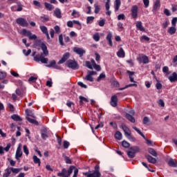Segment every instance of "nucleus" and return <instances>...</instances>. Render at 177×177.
I'll return each instance as SVG.
<instances>
[{
	"instance_id": "a19ab883",
	"label": "nucleus",
	"mask_w": 177,
	"mask_h": 177,
	"mask_svg": "<svg viewBox=\"0 0 177 177\" xmlns=\"http://www.w3.org/2000/svg\"><path fill=\"white\" fill-rule=\"evenodd\" d=\"M122 146H123L125 149H128V147L131 146V144L126 140H123L122 142Z\"/></svg>"
},
{
	"instance_id": "c85d7f7f",
	"label": "nucleus",
	"mask_w": 177,
	"mask_h": 177,
	"mask_svg": "<svg viewBox=\"0 0 177 177\" xmlns=\"http://www.w3.org/2000/svg\"><path fill=\"white\" fill-rule=\"evenodd\" d=\"M26 119L27 120V121L30 122V124H34L35 125H38V121H37L36 120L31 119L28 116H26Z\"/></svg>"
},
{
	"instance_id": "7c9ffc66",
	"label": "nucleus",
	"mask_w": 177,
	"mask_h": 177,
	"mask_svg": "<svg viewBox=\"0 0 177 177\" xmlns=\"http://www.w3.org/2000/svg\"><path fill=\"white\" fill-rule=\"evenodd\" d=\"M22 34H23V35H26V37H28V38H30L32 33H31V31H30V30H26V29H23Z\"/></svg>"
},
{
	"instance_id": "6e6d98bb",
	"label": "nucleus",
	"mask_w": 177,
	"mask_h": 177,
	"mask_svg": "<svg viewBox=\"0 0 177 177\" xmlns=\"http://www.w3.org/2000/svg\"><path fill=\"white\" fill-rule=\"evenodd\" d=\"M55 64H56V61L53 60L50 62V64L47 65V67H55Z\"/></svg>"
},
{
	"instance_id": "f3484780",
	"label": "nucleus",
	"mask_w": 177,
	"mask_h": 177,
	"mask_svg": "<svg viewBox=\"0 0 177 177\" xmlns=\"http://www.w3.org/2000/svg\"><path fill=\"white\" fill-rule=\"evenodd\" d=\"M170 82H175L177 81V73L176 72L173 73L169 77Z\"/></svg>"
},
{
	"instance_id": "13d9d810",
	"label": "nucleus",
	"mask_w": 177,
	"mask_h": 177,
	"mask_svg": "<svg viewBox=\"0 0 177 177\" xmlns=\"http://www.w3.org/2000/svg\"><path fill=\"white\" fill-rule=\"evenodd\" d=\"M118 20H125V15L124 14H120L118 16Z\"/></svg>"
},
{
	"instance_id": "20e7f679",
	"label": "nucleus",
	"mask_w": 177,
	"mask_h": 177,
	"mask_svg": "<svg viewBox=\"0 0 177 177\" xmlns=\"http://www.w3.org/2000/svg\"><path fill=\"white\" fill-rule=\"evenodd\" d=\"M66 66L69 68H72V70H77V68H78V64H77V62L71 59L67 61Z\"/></svg>"
},
{
	"instance_id": "0e129e2a",
	"label": "nucleus",
	"mask_w": 177,
	"mask_h": 177,
	"mask_svg": "<svg viewBox=\"0 0 177 177\" xmlns=\"http://www.w3.org/2000/svg\"><path fill=\"white\" fill-rule=\"evenodd\" d=\"M33 5H35V6H38L39 8H41V3L38 1H33Z\"/></svg>"
},
{
	"instance_id": "2f4dec72",
	"label": "nucleus",
	"mask_w": 177,
	"mask_h": 177,
	"mask_svg": "<svg viewBox=\"0 0 177 177\" xmlns=\"http://www.w3.org/2000/svg\"><path fill=\"white\" fill-rule=\"evenodd\" d=\"M33 161L35 164H38L39 167L41 165V160L37 156H33Z\"/></svg>"
},
{
	"instance_id": "a211bd4d",
	"label": "nucleus",
	"mask_w": 177,
	"mask_h": 177,
	"mask_svg": "<svg viewBox=\"0 0 177 177\" xmlns=\"http://www.w3.org/2000/svg\"><path fill=\"white\" fill-rule=\"evenodd\" d=\"M136 28H138V30H140V31H142V32L145 31V28L142 25V21H137Z\"/></svg>"
},
{
	"instance_id": "e433bc0d",
	"label": "nucleus",
	"mask_w": 177,
	"mask_h": 177,
	"mask_svg": "<svg viewBox=\"0 0 177 177\" xmlns=\"http://www.w3.org/2000/svg\"><path fill=\"white\" fill-rule=\"evenodd\" d=\"M131 86H136H136H138V84H130L129 85H126L125 87H124V88H119V91H124V89H127V88H129Z\"/></svg>"
},
{
	"instance_id": "0eeeda50",
	"label": "nucleus",
	"mask_w": 177,
	"mask_h": 177,
	"mask_svg": "<svg viewBox=\"0 0 177 177\" xmlns=\"http://www.w3.org/2000/svg\"><path fill=\"white\" fill-rule=\"evenodd\" d=\"M138 6H133L131 9V17L133 19H136L138 17Z\"/></svg>"
},
{
	"instance_id": "4be33fe9",
	"label": "nucleus",
	"mask_w": 177,
	"mask_h": 177,
	"mask_svg": "<svg viewBox=\"0 0 177 177\" xmlns=\"http://www.w3.org/2000/svg\"><path fill=\"white\" fill-rule=\"evenodd\" d=\"M133 129H134V131H136V132H138V133H139V135H140V136H142V138H143V139H145L146 140V136H145V134H143V133H142V131H140V130H139V129H138L136 127L133 126Z\"/></svg>"
},
{
	"instance_id": "c9c22d12",
	"label": "nucleus",
	"mask_w": 177,
	"mask_h": 177,
	"mask_svg": "<svg viewBox=\"0 0 177 177\" xmlns=\"http://www.w3.org/2000/svg\"><path fill=\"white\" fill-rule=\"evenodd\" d=\"M79 99L80 100V104H82L83 102H85V103H88V102H89V101L88 100V99H86V98H85L84 97H82V96H81V95L79 97Z\"/></svg>"
},
{
	"instance_id": "393cba45",
	"label": "nucleus",
	"mask_w": 177,
	"mask_h": 177,
	"mask_svg": "<svg viewBox=\"0 0 177 177\" xmlns=\"http://www.w3.org/2000/svg\"><path fill=\"white\" fill-rule=\"evenodd\" d=\"M54 15L57 17L58 19H62V12H60V9L57 8L54 11Z\"/></svg>"
},
{
	"instance_id": "ddd939ff",
	"label": "nucleus",
	"mask_w": 177,
	"mask_h": 177,
	"mask_svg": "<svg viewBox=\"0 0 177 177\" xmlns=\"http://www.w3.org/2000/svg\"><path fill=\"white\" fill-rule=\"evenodd\" d=\"M138 60L140 63H144V64H147L149 63V57L146 55H142L141 57L138 58Z\"/></svg>"
},
{
	"instance_id": "2eb2a0df",
	"label": "nucleus",
	"mask_w": 177,
	"mask_h": 177,
	"mask_svg": "<svg viewBox=\"0 0 177 177\" xmlns=\"http://www.w3.org/2000/svg\"><path fill=\"white\" fill-rule=\"evenodd\" d=\"M41 49L43 50L44 55L48 56L49 55V51L48 50V47L45 45V43H41L40 46Z\"/></svg>"
},
{
	"instance_id": "8fccbe9b",
	"label": "nucleus",
	"mask_w": 177,
	"mask_h": 177,
	"mask_svg": "<svg viewBox=\"0 0 177 177\" xmlns=\"http://www.w3.org/2000/svg\"><path fill=\"white\" fill-rule=\"evenodd\" d=\"M59 42L62 46H63V45H64V43L63 42V35H59Z\"/></svg>"
},
{
	"instance_id": "a18cd8bd",
	"label": "nucleus",
	"mask_w": 177,
	"mask_h": 177,
	"mask_svg": "<svg viewBox=\"0 0 177 177\" xmlns=\"http://www.w3.org/2000/svg\"><path fill=\"white\" fill-rule=\"evenodd\" d=\"M21 168H19V169H15L13 167H11V171L13 173V174H19V172H20V171H21Z\"/></svg>"
},
{
	"instance_id": "5fc2aeb1",
	"label": "nucleus",
	"mask_w": 177,
	"mask_h": 177,
	"mask_svg": "<svg viewBox=\"0 0 177 177\" xmlns=\"http://www.w3.org/2000/svg\"><path fill=\"white\" fill-rule=\"evenodd\" d=\"M63 146L64 149H68V146H70V142H68V141H64Z\"/></svg>"
},
{
	"instance_id": "bb28decb",
	"label": "nucleus",
	"mask_w": 177,
	"mask_h": 177,
	"mask_svg": "<svg viewBox=\"0 0 177 177\" xmlns=\"http://www.w3.org/2000/svg\"><path fill=\"white\" fill-rule=\"evenodd\" d=\"M26 114L27 117H32V118H35V115H34V113H32V111L31 110L26 109Z\"/></svg>"
},
{
	"instance_id": "4468645a",
	"label": "nucleus",
	"mask_w": 177,
	"mask_h": 177,
	"mask_svg": "<svg viewBox=\"0 0 177 177\" xmlns=\"http://www.w3.org/2000/svg\"><path fill=\"white\" fill-rule=\"evenodd\" d=\"M145 158H147V161H149L151 164H156V162H157V159L149 154H145Z\"/></svg>"
},
{
	"instance_id": "9d476101",
	"label": "nucleus",
	"mask_w": 177,
	"mask_h": 177,
	"mask_svg": "<svg viewBox=\"0 0 177 177\" xmlns=\"http://www.w3.org/2000/svg\"><path fill=\"white\" fill-rule=\"evenodd\" d=\"M73 51L77 55H80V57H82V56H84V54L85 53V50H84V49L80 48L78 47H74Z\"/></svg>"
},
{
	"instance_id": "39448f33",
	"label": "nucleus",
	"mask_w": 177,
	"mask_h": 177,
	"mask_svg": "<svg viewBox=\"0 0 177 177\" xmlns=\"http://www.w3.org/2000/svg\"><path fill=\"white\" fill-rule=\"evenodd\" d=\"M16 21L21 27H28V22L24 18H18Z\"/></svg>"
},
{
	"instance_id": "f257e3e1",
	"label": "nucleus",
	"mask_w": 177,
	"mask_h": 177,
	"mask_svg": "<svg viewBox=\"0 0 177 177\" xmlns=\"http://www.w3.org/2000/svg\"><path fill=\"white\" fill-rule=\"evenodd\" d=\"M73 171H74V174L73 177H77L78 175V169L75 168V166H70L68 171L66 169H62L61 173H58L57 176L61 177H68L73 174Z\"/></svg>"
},
{
	"instance_id": "052dcab7",
	"label": "nucleus",
	"mask_w": 177,
	"mask_h": 177,
	"mask_svg": "<svg viewBox=\"0 0 177 177\" xmlns=\"http://www.w3.org/2000/svg\"><path fill=\"white\" fill-rule=\"evenodd\" d=\"M64 158L66 164H72L71 159L68 156H64Z\"/></svg>"
},
{
	"instance_id": "bf43d9fd",
	"label": "nucleus",
	"mask_w": 177,
	"mask_h": 177,
	"mask_svg": "<svg viewBox=\"0 0 177 177\" xmlns=\"http://www.w3.org/2000/svg\"><path fill=\"white\" fill-rule=\"evenodd\" d=\"M24 152L26 156H28L29 151H28V148H27L26 145H24Z\"/></svg>"
},
{
	"instance_id": "338daca9",
	"label": "nucleus",
	"mask_w": 177,
	"mask_h": 177,
	"mask_svg": "<svg viewBox=\"0 0 177 177\" xmlns=\"http://www.w3.org/2000/svg\"><path fill=\"white\" fill-rule=\"evenodd\" d=\"M96 65V62H95V59H91V65H89V68L92 69V67Z\"/></svg>"
},
{
	"instance_id": "423d86ee",
	"label": "nucleus",
	"mask_w": 177,
	"mask_h": 177,
	"mask_svg": "<svg viewBox=\"0 0 177 177\" xmlns=\"http://www.w3.org/2000/svg\"><path fill=\"white\" fill-rule=\"evenodd\" d=\"M22 156H23V151H21V145H19L17 149L16 153H15L16 160H17V161H19Z\"/></svg>"
},
{
	"instance_id": "5701e85b",
	"label": "nucleus",
	"mask_w": 177,
	"mask_h": 177,
	"mask_svg": "<svg viewBox=\"0 0 177 177\" xmlns=\"http://www.w3.org/2000/svg\"><path fill=\"white\" fill-rule=\"evenodd\" d=\"M148 152L149 153V154H151L153 157H157V156H158L157 151H156V150H154V149H153V148H149Z\"/></svg>"
},
{
	"instance_id": "4c0bfd02",
	"label": "nucleus",
	"mask_w": 177,
	"mask_h": 177,
	"mask_svg": "<svg viewBox=\"0 0 177 177\" xmlns=\"http://www.w3.org/2000/svg\"><path fill=\"white\" fill-rule=\"evenodd\" d=\"M93 38L94 41H96V42H97L98 41L100 40V35H99V33L97 32L93 35Z\"/></svg>"
},
{
	"instance_id": "a878e982",
	"label": "nucleus",
	"mask_w": 177,
	"mask_h": 177,
	"mask_svg": "<svg viewBox=\"0 0 177 177\" xmlns=\"http://www.w3.org/2000/svg\"><path fill=\"white\" fill-rule=\"evenodd\" d=\"M12 120L14 121H23V119L17 114H14L11 116Z\"/></svg>"
},
{
	"instance_id": "e2e57ef3",
	"label": "nucleus",
	"mask_w": 177,
	"mask_h": 177,
	"mask_svg": "<svg viewBox=\"0 0 177 177\" xmlns=\"http://www.w3.org/2000/svg\"><path fill=\"white\" fill-rule=\"evenodd\" d=\"M176 21H177V17H174L172 21H171V24H172L173 26L176 27Z\"/></svg>"
},
{
	"instance_id": "f704fd0d",
	"label": "nucleus",
	"mask_w": 177,
	"mask_h": 177,
	"mask_svg": "<svg viewBox=\"0 0 177 177\" xmlns=\"http://www.w3.org/2000/svg\"><path fill=\"white\" fill-rule=\"evenodd\" d=\"M44 5H45V8H47L48 10H52L53 9V6H52L49 3L45 2Z\"/></svg>"
},
{
	"instance_id": "3c124183",
	"label": "nucleus",
	"mask_w": 177,
	"mask_h": 177,
	"mask_svg": "<svg viewBox=\"0 0 177 177\" xmlns=\"http://www.w3.org/2000/svg\"><path fill=\"white\" fill-rule=\"evenodd\" d=\"M156 87L157 89L160 90V89H162V84H161V83H160V81L159 80H157V83L156 84Z\"/></svg>"
},
{
	"instance_id": "7ed1b4c3",
	"label": "nucleus",
	"mask_w": 177,
	"mask_h": 177,
	"mask_svg": "<svg viewBox=\"0 0 177 177\" xmlns=\"http://www.w3.org/2000/svg\"><path fill=\"white\" fill-rule=\"evenodd\" d=\"M35 62H41L44 63V64H46L48 63V61L49 60L48 58H46L44 57L43 54L41 53L40 55H37L34 57Z\"/></svg>"
},
{
	"instance_id": "ea45409f",
	"label": "nucleus",
	"mask_w": 177,
	"mask_h": 177,
	"mask_svg": "<svg viewBox=\"0 0 177 177\" xmlns=\"http://www.w3.org/2000/svg\"><path fill=\"white\" fill-rule=\"evenodd\" d=\"M168 164L169 165V167H176V163H175V161L174 160V159H170L169 161L168 162Z\"/></svg>"
},
{
	"instance_id": "6e6552de",
	"label": "nucleus",
	"mask_w": 177,
	"mask_h": 177,
	"mask_svg": "<svg viewBox=\"0 0 177 177\" xmlns=\"http://www.w3.org/2000/svg\"><path fill=\"white\" fill-rule=\"evenodd\" d=\"M121 127H122V129L124 132L125 136L127 137L130 136V138H132V136L131 135V130L129 129V128H128V127H127V125L125 124H122Z\"/></svg>"
},
{
	"instance_id": "79ce46f5",
	"label": "nucleus",
	"mask_w": 177,
	"mask_h": 177,
	"mask_svg": "<svg viewBox=\"0 0 177 177\" xmlns=\"http://www.w3.org/2000/svg\"><path fill=\"white\" fill-rule=\"evenodd\" d=\"M40 30L42 31L43 34H48V28H46V26H40Z\"/></svg>"
},
{
	"instance_id": "4d7b16f0",
	"label": "nucleus",
	"mask_w": 177,
	"mask_h": 177,
	"mask_svg": "<svg viewBox=\"0 0 177 177\" xmlns=\"http://www.w3.org/2000/svg\"><path fill=\"white\" fill-rule=\"evenodd\" d=\"M37 78L33 76H31L29 79H28V82H35V81H37Z\"/></svg>"
},
{
	"instance_id": "680f3d73",
	"label": "nucleus",
	"mask_w": 177,
	"mask_h": 177,
	"mask_svg": "<svg viewBox=\"0 0 177 177\" xmlns=\"http://www.w3.org/2000/svg\"><path fill=\"white\" fill-rule=\"evenodd\" d=\"M158 104L161 107H165V103L164 102V100H159Z\"/></svg>"
},
{
	"instance_id": "1a4fd4ad",
	"label": "nucleus",
	"mask_w": 177,
	"mask_h": 177,
	"mask_svg": "<svg viewBox=\"0 0 177 177\" xmlns=\"http://www.w3.org/2000/svg\"><path fill=\"white\" fill-rule=\"evenodd\" d=\"M118 102V98L117 95H113L111 98L110 104L113 107H117V102Z\"/></svg>"
},
{
	"instance_id": "cd10ccee",
	"label": "nucleus",
	"mask_w": 177,
	"mask_h": 177,
	"mask_svg": "<svg viewBox=\"0 0 177 177\" xmlns=\"http://www.w3.org/2000/svg\"><path fill=\"white\" fill-rule=\"evenodd\" d=\"M120 6H121V0H115V10H118L120 9Z\"/></svg>"
},
{
	"instance_id": "69168bd1",
	"label": "nucleus",
	"mask_w": 177,
	"mask_h": 177,
	"mask_svg": "<svg viewBox=\"0 0 177 177\" xmlns=\"http://www.w3.org/2000/svg\"><path fill=\"white\" fill-rule=\"evenodd\" d=\"M112 85L115 88H118L120 86V83H118L117 81H113L112 82Z\"/></svg>"
},
{
	"instance_id": "58836bf2",
	"label": "nucleus",
	"mask_w": 177,
	"mask_h": 177,
	"mask_svg": "<svg viewBox=\"0 0 177 177\" xmlns=\"http://www.w3.org/2000/svg\"><path fill=\"white\" fill-rule=\"evenodd\" d=\"M160 0H156L154 6H153V10H156L158 8H160Z\"/></svg>"
},
{
	"instance_id": "412c9836",
	"label": "nucleus",
	"mask_w": 177,
	"mask_h": 177,
	"mask_svg": "<svg viewBox=\"0 0 177 177\" xmlns=\"http://www.w3.org/2000/svg\"><path fill=\"white\" fill-rule=\"evenodd\" d=\"M111 38H113V34L109 32L106 36V39L109 41L110 46H113V41H111Z\"/></svg>"
},
{
	"instance_id": "6ab92c4d",
	"label": "nucleus",
	"mask_w": 177,
	"mask_h": 177,
	"mask_svg": "<svg viewBox=\"0 0 177 177\" xmlns=\"http://www.w3.org/2000/svg\"><path fill=\"white\" fill-rule=\"evenodd\" d=\"M167 32L170 34V35H174V34L176 32V28L175 26L170 27L168 29Z\"/></svg>"
},
{
	"instance_id": "49530a36",
	"label": "nucleus",
	"mask_w": 177,
	"mask_h": 177,
	"mask_svg": "<svg viewBox=\"0 0 177 177\" xmlns=\"http://www.w3.org/2000/svg\"><path fill=\"white\" fill-rule=\"evenodd\" d=\"M147 122H150V119H149L147 116H145L143 118L142 123L144 124V125H147Z\"/></svg>"
},
{
	"instance_id": "f8f14e48",
	"label": "nucleus",
	"mask_w": 177,
	"mask_h": 177,
	"mask_svg": "<svg viewBox=\"0 0 177 177\" xmlns=\"http://www.w3.org/2000/svg\"><path fill=\"white\" fill-rule=\"evenodd\" d=\"M70 57V53H65L62 59L59 61L58 64H63V63H64V62H66V60H68V59Z\"/></svg>"
},
{
	"instance_id": "de8ad7c7",
	"label": "nucleus",
	"mask_w": 177,
	"mask_h": 177,
	"mask_svg": "<svg viewBox=\"0 0 177 177\" xmlns=\"http://www.w3.org/2000/svg\"><path fill=\"white\" fill-rule=\"evenodd\" d=\"M12 174V169H7L3 177H8Z\"/></svg>"
},
{
	"instance_id": "774afa93",
	"label": "nucleus",
	"mask_w": 177,
	"mask_h": 177,
	"mask_svg": "<svg viewBox=\"0 0 177 177\" xmlns=\"http://www.w3.org/2000/svg\"><path fill=\"white\" fill-rule=\"evenodd\" d=\"M11 146H12V145H11L10 144H8L7 146H6V147L3 148V150H4L5 151H9V150H10Z\"/></svg>"
},
{
	"instance_id": "aec40b11",
	"label": "nucleus",
	"mask_w": 177,
	"mask_h": 177,
	"mask_svg": "<svg viewBox=\"0 0 177 177\" xmlns=\"http://www.w3.org/2000/svg\"><path fill=\"white\" fill-rule=\"evenodd\" d=\"M41 137L43 139H46V138H48V129H46V128L42 129Z\"/></svg>"
},
{
	"instance_id": "b1692460",
	"label": "nucleus",
	"mask_w": 177,
	"mask_h": 177,
	"mask_svg": "<svg viewBox=\"0 0 177 177\" xmlns=\"http://www.w3.org/2000/svg\"><path fill=\"white\" fill-rule=\"evenodd\" d=\"M126 118L127 120H129V121H130L131 122L135 123V118H133V116H132L131 114L129 113H126Z\"/></svg>"
},
{
	"instance_id": "72a5a7b5",
	"label": "nucleus",
	"mask_w": 177,
	"mask_h": 177,
	"mask_svg": "<svg viewBox=\"0 0 177 177\" xmlns=\"http://www.w3.org/2000/svg\"><path fill=\"white\" fill-rule=\"evenodd\" d=\"M17 5L18 7L17 9V12H21V10H23V5L21 4V3L20 1H17Z\"/></svg>"
},
{
	"instance_id": "37998d69",
	"label": "nucleus",
	"mask_w": 177,
	"mask_h": 177,
	"mask_svg": "<svg viewBox=\"0 0 177 177\" xmlns=\"http://www.w3.org/2000/svg\"><path fill=\"white\" fill-rule=\"evenodd\" d=\"M94 7H95V10H94V12H95V13L96 15H97V13H99V12H100V6H98V5H97V4H95V5H94Z\"/></svg>"
},
{
	"instance_id": "9b49d317",
	"label": "nucleus",
	"mask_w": 177,
	"mask_h": 177,
	"mask_svg": "<svg viewBox=\"0 0 177 177\" xmlns=\"http://www.w3.org/2000/svg\"><path fill=\"white\" fill-rule=\"evenodd\" d=\"M106 1L105 2V8H106V15L107 16H111V11H110V0H104Z\"/></svg>"
},
{
	"instance_id": "f03ea898",
	"label": "nucleus",
	"mask_w": 177,
	"mask_h": 177,
	"mask_svg": "<svg viewBox=\"0 0 177 177\" xmlns=\"http://www.w3.org/2000/svg\"><path fill=\"white\" fill-rule=\"evenodd\" d=\"M139 147H131L129 148V150L127 151V156L129 158H135L136 153H139Z\"/></svg>"
},
{
	"instance_id": "603ef678",
	"label": "nucleus",
	"mask_w": 177,
	"mask_h": 177,
	"mask_svg": "<svg viewBox=\"0 0 177 177\" xmlns=\"http://www.w3.org/2000/svg\"><path fill=\"white\" fill-rule=\"evenodd\" d=\"M23 53L25 55V56H28L31 53V49H28V51L26 49H24Z\"/></svg>"
},
{
	"instance_id": "dca6fc26",
	"label": "nucleus",
	"mask_w": 177,
	"mask_h": 177,
	"mask_svg": "<svg viewBox=\"0 0 177 177\" xmlns=\"http://www.w3.org/2000/svg\"><path fill=\"white\" fill-rule=\"evenodd\" d=\"M117 55L118 57H125V51H124V48L121 47L117 53Z\"/></svg>"
},
{
	"instance_id": "c03bdc74",
	"label": "nucleus",
	"mask_w": 177,
	"mask_h": 177,
	"mask_svg": "<svg viewBox=\"0 0 177 177\" xmlns=\"http://www.w3.org/2000/svg\"><path fill=\"white\" fill-rule=\"evenodd\" d=\"M104 78H106V75L104 73H101L97 77V81L98 82H100V81H102V80H104Z\"/></svg>"
},
{
	"instance_id": "09e8293b",
	"label": "nucleus",
	"mask_w": 177,
	"mask_h": 177,
	"mask_svg": "<svg viewBox=\"0 0 177 177\" xmlns=\"http://www.w3.org/2000/svg\"><path fill=\"white\" fill-rule=\"evenodd\" d=\"M77 85H79V86H81V88H84V89H86V88H88V86H86V84H83L82 82H78Z\"/></svg>"
},
{
	"instance_id": "c756f323",
	"label": "nucleus",
	"mask_w": 177,
	"mask_h": 177,
	"mask_svg": "<svg viewBox=\"0 0 177 177\" xmlns=\"http://www.w3.org/2000/svg\"><path fill=\"white\" fill-rule=\"evenodd\" d=\"M115 138L118 140H121V139H122V133H121L120 131H116L115 133Z\"/></svg>"
},
{
	"instance_id": "473e14b6",
	"label": "nucleus",
	"mask_w": 177,
	"mask_h": 177,
	"mask_svg": "<svg viewBox=\"0 0 177 177\" xmlns=\"http://www.w3.org/2000/svg\"><path fill=\"white\" fill-rule=\"evenodd\" d=\"M102 176V174L100 172L94 171L92 174H89V177H100Z\"/></svg>"
},
{
	"instance_id": "864d4df0",
	"label": "nucleus",
	"mask_w": 177,
	"mask_h": 177,
	"mask_svg": "<svg viewBox=\"0 0 177 177\" xmlns=\"http://www.w3.org/2000/svg\"><path fill=\"white\" fill-rule=\"evenodd\" d=\"M3 78H6V73L0 71V80H3Z\"/></svg>"
}]
</instances>
